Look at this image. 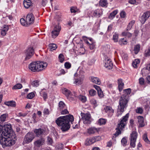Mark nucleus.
<instances>
[{"mask_svg": "<svg viewBox=\"0 0 150 150\" xmlns=\"http://www.w3.org/2000/svg\"><path fill=\"white\" fill-rule=\"evenodd\" d=\"M138 123L140 127H142L145 125L144 117L139 116L137 117Z\"/></svg>", "mask_w": 150, "mask_h": 150, "instance_id": "nucleus-18", "label": "nucleus"}, {"mask_svg": "<svg viewBox=\"0 0 150 150\" xmlns=\"http://www.w3.org/2000/svg\"><path fill=\"white\" fill-rule=\"evenodd\" d=\"M23 5L25 8H28L31 5V2L30 0H24Z\"/></svg>", "mask_w": 150, "mask_h": 150, "instance_id": "nucleus-26", "label": "nucleus"}, {"mask_svg": "<svg viewBox=\"0 0 150 150\" xmlns=\"http://www.w3.org/2000/svg\"><path fill=\"white\" fill-rule=\"evenodd\" d=\"M25 60H28L31 58L34 54V49L33 47H28L25 51Z\"/></svg>", "mask_w": 150, "mask_h": 150, "instance_id": "nucleus-8", "label": "nucleus"}, {"mask_svg": "<svg viewBox=\"0 0 150 150\" xmlns=\"http://www.w3.org/2000/svg\"><path fill=\"white\" fill-rule=\"evenodd\" d=\"M131 90L130 88H128L125 89L123 92V94L122 96H128V98H129V95L131 93Z\"/></svg>", "mask_w": 150, "mask_h": 150, "instance_id": "nucleus-31", "label": "nucleus"}, {"mask_svg": "<svg viewBox=\"0 0 150 150\" xmlns=\"http://www.w3.org/2000/svg\"><path fill=\"white\" fill-rule=\"evenodd\" d=\"M35 96V94L33 92H31L28 94L27 96V98L29 99H31L33 98Z\"/></svg>", "mask_w": 150, "mask_h": 150, "instance_id": "nucleus-51", "label": "nucleus"}, {"mask_svg": "<svg viewBox=\"0 0 150 150\" xmlns=\"http://www.w3.org/2000/svg\"><path fill=\"white\" fill-rule=\"evenodd\" d=\"M58 110H63L64 108H66V105L62 101H60L58 105Z\"/></svg>", "mask_w": 150, "mask_h": 150, "instance_id": "nucleus-25", "label": "nucleus"}, {"mask_svg": "<svg viewBox=\"0 0 150 150\" xmlns=\"http://www.w3.org/2000/svg\"><path fill=\"white\" fill-rule=\"evenodd\" d=\"M136 112L138 113L142 114L143 112L142 108H137L136 110Z\"/></svg>", "mask_w": 150, "mask_h": 150, "instance_id": "nucleus-61", "label": "nucleus"}, {"mask_svg": "<svg viewBox=\"0 0 150 150\" xmlns=\"http://www.w3.org/2000/svg\"><path fill=\"white\" fill-rule=\"evenodd\" d=\"M94 141H95V142H96L99 141L100 140L101 138L99 136H96L92 138Z\"/></svg>", "mask_w": 150, "mask_h": 150, "instance_id": "nucleus-57", "label": "nucleus"}, {"mask_svg": "<svg viewBox=\"0 0 150 150\" xmlns=\"http://www.w3.org/2000/svg\"><path fill=\"white\" fill-rule=\"evenodd\" d=\"M48 50L51 51H52L53 50H55L57 47L56 44L52 43L49 44L48 45Z\"/></svg>", "mask_w": 150, "mask_h": 150, "instance_id": "nucleus-24", "label": "nucleus"}, {"mask_svg": "<svg viewBox=\"0 0 150 150\" xmlns=\"http://www.w3.org/2000/svg\"><path fill=\"white\" fill-rule=\"evenodd\" d=\"M129 100L127 96H121L119 100V105L118 106L117 115H121L127 106V103Z\"/></svg>", "mask_w": 150, "mask_h": 150, "instance_id": "nucleus-3", "label": "nucleus"}, {"mask_svg": "<svg viewBox=\"0 0 150 150\" xmlns=\"http://www.w3.org/2000/svg\"><path fill=\"white\" fill-rule=\"evenodd\" d=\"M139 63L140 60L139 59H134L132 64L133 67L134 68H137Z\"/></svg>", "mask_w": 150, "mask_h": 150, "instance_id": "nucleus-33", "label": "nucleus"}, {"mask_svg": "<svg viewBox=\"0 0 150 150\" xmlns=\"http://www.w3.org/2000/svg\"><path fill=\"white\" fill-rule=\"evenodd\" d=\"M9 29L8 25H4L3 27L1 29V34L2 36H4L6 34L7 32Z\"/></svg>", "mask_w": 150, "mask_h": 150, "instance_id": "nucleus-21", "label": "nucleus"}, {"mask_svg": "<svg viewBox=\"0 0 150 150\" xmlns=\"http://www.w3.org/2000/svg\"><path fill=\"white\" fill-rule=\"evenodd\" d=\"M35 18L32 13H29L27 16L26 21L27 24L29 25L33 24Z\"/></svg>", "mask_w": 150, "mask_h": 150, "instance_id": "nucleus-13", "label": "nucleus"}, {"mask_svg": "<svg viewBox=\"0 0 150 150\" xmlns=\"http://www.w3.org/2000/svg\"><path fill=\"white\" fill-rule=\"evenodd\" d=\"M47 64L43 62H33L30 63L28 66L29 69L32 71H41L46 68Z\"/></svg>", "mask_w": 150, "mask_h": 150, "instance_id": "nucleus-4", "label": "nucleus"}, {"mask_svg": "<svg viewBox=\"0 0 150 150\" xmlns=\"http://www.w3.org/2000/svg\"><path fill=\"white\" fill-rule=\"evenodd\" d=\"M118 12L117 10H116L112 12L110 15L108 16V18L110 19H112L117 14Z\"/></svg>", "mask_w": 150, "mask_h": 150, "instance_id": "nucleus-32", "label": "nucleus"}, {"mask_svg": "<svg viewBox=\"0 0 150 150\" xmlns=\"http://www.w3.org/2000/svg\"><path fill=\"white\" fill-rule=\"evenodd\" d=\"M47 144L49 145H51L52 143L53 140L52 138L48 136L47 137Z\"/></svg>", "mask_w": 150, "mask_h": 150, "instance_id": "nucleus-53", "label": "nucleus"}, {"mask_svg": "<svg viewBox=\"0 0 150 150\" xmlns=\"http://www.w3.org/2000/svg\"><path fill=\"white\" fill-rule=\"evenodd\" d=\"M59 58L60 62L62 63L63 62L64 60V58L63 54H60L59 56Z\"/></svg>", "mask_w": 150, "mask_h": 150, "instance_id": "nucleus-54", "label": "nucleus"}, {"mask_svg": "<svg viewBox=\"0 0 150 150\" xmlns=\"http://www.w3.org/2000/svg\"><path fill=\"white\" fill-rule=\"evenodd\" d=\"M65 67L67 69L70 68L71 66V64L69 62H66L64 64Z\"/></svg>", "mask_w": 150, "mask_h": 150, "instance_id": "nucleus-55", "label": "nucleus"}, {"mask_svg": "<svg viewBox=\"0 0 150 150\" xmlns=\"http://www.w3.org/2000/svg\"><path fill=\"white\" fill-rule=\"evenodd\" d=\"M4 104L8 106L13 107H15L16 105L15 102L13 101L6 102L4 103Z\"/></svg>", "mask_w": 150, "mask_h": 150, "instance_id": "nucleus-30", "label": "nucleus"}, {"mask_svg": "<svg viewBox=\"0 0 150 150\" xmlns=\"http://www.w3.org/2000/svg\"><path fill=\"white\" fill-rule=\"evenodd\" d=\"M43 113L45 115H48L50 113L49 110L47 108H45L44 109Z\"/></svg>", "mask_w": 150, "mask_h": 150, "instance_id": "nucleus-60", "label": "nucleus"}, {"mask_svg": "<svg viewBox=\"0 0 150 150\" xmlns=\"http://www.w3.org/2000/svg\"><path fill=\"white\" fill-rule=\"evenodd\" d=\"M106 122V120L105 119L100 118L98 120V123L100 125H104Z\"/></svg>", "mask_w": 150, "mask_h": 150, "instance_id": "nucleus-47", "label": "nucleus"}, {"mask_svg": "<svg viewBox=\"0 0 150 150\" xmlns=\"http://www.w3.org/2000/svg\"><path fill=\"white\" fill-rule=\"evenodd\" d=\"M139 83L141 85H143L144 84L145 80L142 77L139 78Z\"/></svg>", "mask_w": 150, "mask_h": 150, "instance_id": "nucleus-58", "label": "nucleus"}, {"mask_svg": "<svg viewBox=\"0 0 150 150\" xmlns=\"http://www.w3.org/2000/svg\"><path fill=\"white\" fill-rule=\"evenodd\" d=\"M90 102L91 104L94 105L95 106H96L97 104V102L95 99H91L90 100Z\"/></svg>", "mask_w": 150, "mask_h": 150, "instance_id": "nucleus-63", "label": "nucleus"}, {"mask_svg": "<svg viewBox=\"0 0 150 150\" xmlns=\"http://www.w3.org/2000/svg\"><path fill=\"white\" fill-rule=\"evenodd\" d=\"M8 116V114H4L1 115L0 117L1 120V121L4 122L6 120V117Z\"/></svg>", "mask_w": 150, "mask_h": 150, "instance_id": "nucleus-48", "label": "nucleus"}, {"mask_svg": "<svg viewBox=\"0 0 150 150\" xmlns=\"http://www.w3.org/2000/svg\"><path fill=\"white\" fill-rule=\"evenodd\" d=\"M150 16V12L149 11L145 12L142 16L140 21L141 23H144Z\"/></svg>", "mask_w": 150, "mask_h": 150, "instance_id": "nucleus-15", "label": "nucleus"}, {"mask_svg": "<svg viewBox=\"0 0 150 150\" xmlns=\"http://www.w3.org/2000/svg\"><path fill=\"white\" fill-rule=\"evenodd\" d=\"M81 119L84 124H90L91 122V115L89 113H81Z\"/></svg>", "mask_w": 150, "mask_h": 150, "instance_id": "nucleus-10", "label": "nucleus"}, {"mask_svg": "<svg viewBox=\"0 0 150 150\" xmlns=\"http://www.w3.org/2000/svg\"><path fill=\"white\" fill-rule=\"evenodd\" d=\"M74 120L73 116L70 115L60 116L57 119L56 122L58 126L61 127V129L63 131L65 132L70 128L69 122L72 124Z\"/></svg>", "mask_w": 150, "mask_h": 150, "instance_id": "nucleus-2", "label": "nucleus"}, {"mask_svg": "<svg viewBox=\"0 0 150 150\" xmlns=\"http://www.w3.org/2000/svg\"><path fill=\"white\" fill-rule=\"evenodd\" d=\"M40 84V82L38 80H35L33 81L32 83V85L34 87H37Z\"/></svg>", "mask_w": 150, "mask_h": 150, "instance_id": "nucleus-45", "label": "nucleus"}, {"mask_svg": "<svg viewBox=\"0 0 150 150\" xmlns=\"http://www.w3.org/2000/svg\"><path fill=\"white\" fill-rule=\"evenodd\" d=\"M79 99L83 102H85L86 100V98L85 96L80 95L79 97Z\"/></svg>", "mask_w": 150, "mask_h": 150, "instance_id": "nucleus-49", "label": "nucleus"}, {"mask_svg": "<svg viewBox=\"0 0 150 150\" xmlns=\"http://www.w3.org/2000/svg\"><path fill=\"white\" fill-rule=\"evenodd\" d=\"M102 14V11L101 9H97L93 13V16L96 17H99Z\"/></svg>", "mask_w": 150, "mask_h": 150, "instance_id": "nucleus-19", "label": "nucleus"}, {"mask_svg": "<svg viewBox=\"0 0 150 150\" xmlns=\"http://www.w3.org/2000/svg\"><path fill=\"white\" fill-rule=\"evenodd\" d=\"M137 137V133L135 131H133L130 134V144L131 146L134 147Z\"/></svg>", "mask_w": 150, "mask_h": 150, "instance_id": "nucleus-11", "label": "nucleus"}, {"mask_svg": "<svg viewBox=\"0 0 150 150\" xmlns=\"http://www.w3.org/2000/svg\"><path fill=\"white\" fill-rule=\"evenodd\" d=\"M91 81L93 83L98 84H100L101 83L100 80L97 77H91Z\"/></svg>", "mask_w": 150, "mask_h": 150, "instance_id": "nucleus-27", "label": "nucleus"}, {"mask_svg": "<svg viewBox=\"0 0 150 150\" xmlns=\"http://www.w3.org/2000/svg\"><path fill=\"white\" fill-rule=\"evenodd\" d=\"M22 87V84L20 83H18L12 87L13 89H21Z\"/></svg>", "mask_w": 150, "mask_h": 150, "instance_id": "nucleus-40", "label": "nucleus"}, {"mask_svg": "<svg viewBox=\"0 0 150 150\" xmlns=\"http://www.w3.org/2000/svg\"><path fill=\"white\" fill-rule=\"evenodd\" d=\"M20 22L21 24L25 26H28V25L26 23V20H25L24 19L22 18L20 20Z\"/></svg>", "mask_w": 150, "mask_h": 150, "instance_id": "nucleus-52", "label": "nucleus"}, {"mask_svg": "<svg viewBox=\"0 0 150 150\" xmlns=\"http://www.w3.org/2000/svg\"><path fill=\"white\" fill-rule=\"evenodd\" d=\"M122 144L125 146L127 145V141L126 138L124 137L122 138L121 141Z\"/></svg>", "mask_w": 150, "mask_h": 150, "instance_id": "nucleus-43", "label": "nucleus"}, {"mask_svg": "<svg viewBox=\"0 0 150 150\" xmlns=\"http://www.w3.org/2000/svg\"><path fill=\"white\" fill-rule=\"evenodd\" d=\"M89 93L90 95L91 96H95L96 93V91L93 89L90 90L89 91Z\"/></svg>", "mask_w": 150, "mask_h": 150, "instance_id": "nucleus-50", "label": "nucleus"}, {"mask_svg": "<svg viewBox=\"0 0 150 150\" xmlns=\"http://www.w3.org/2000/svg\"><path fill=\"white\" fill-rule=\"evenodd\" d=\"M140 49V45L139 44L136 45L134 47V50L135 54H137L139 52Z\"/></svg>", "mask_w": 150, "mask_h": 150, "instance_id": "nucleus-37", "label": "nucleus"}, {"mask_svg": "<svg viewBox=\"0 0 150 150\" xmlns=\"http://www.w3.org/2000/svg\"><path fill=\"white\" fill-rule=\"evenodd\" d=\"M98 95L101 98L103 97V95L102 91L101 89L100 90L97 91Z\"/></svg>", "mask_w": 150, "mask_h": 150, "instance_id": "nucleus-62", "label": "nucleus"}, {"mask_svg": "<svg viewBox=\"0 0 150 150\" xmlns=\"http://www.w3.org/2000/svg\"><path fill=\"white\" fill-rule=\"evenodd\" d=\"M118 84L119 90L120 91H121L123 89L124 85L122 79H119L118 80Z\"/></svg>", "mask_w": 150, "mask_h": 150, "instance_id": "nucleus-23", "label": "nucleus"}, {"mask_svg": "<svg viewBox=\"0 0 150 150\" xmlns=\"http://www.w3.org/2000/svg\"><path fill=\"white\" fill-rule=\"evenodd\" d=\"M143 138L144 141L147 144H149L150 143V142L147 138V135L146 133H145L143 134Z\"/></svg>", "mask_w": 150, "mask_h": 150, "instance_id": "nucleus-41", "label": "nucleus"}, {"mask_svg": "<svg viewBox=\"0 0 150 150\" xmlns=\"http://www.w3.org/2000/svg\"><path fill=\"white\" fill-rule=\"evenodd\" d=\"M61 110L62 111H61V114L62 115L66 114L69 112L66 109V108H64L63 110Z\"/></svg>", "mask_w": 150, "mask_h": 150, "instance_id": "nucleus-59", "label": "nucleus"}, {"mask_svg": "<svg viewBox=\"0 0 150 150\" xmlns=\"http://www.w3.org/2000/svg\"><path fill=\"white\" fill-rule=\"evenodd\" d=\"M62 92L65 95L68 99L70 101L74 100L75 98L77 96L75 92L74 91L73 92L74 95H73L69 90L66 88L62 90Z\"/></svg>", "mask_w": 150, "mask_h": 150, "instance_id": "nucleus-6", "label": "nucleus"}, {"mask_svg": "<svg viewBox=\"0 0 150 150\" xmlns=\"http://www.w3.org/2000/svg\"><path fill=\"white\" fill-rule=\"evenodd\" d=\"M119 43L120 45H125L127 44V40L125 38H121L119 41Z\"/></svg>", "mask_w": 150, "mask_h": 150, "instance_id": "nucleus-36", "label": "nucleus"}, {"mask_svg": "<svg viewBox=\"0 0 150 150\" xmlns=\"http://www.w3.org/2000/svg\"><path fill=\"white\" fill-rule=\"evenodd\" d=\"M118 35L117 33H115L113 36V39L114 42H117L118 41Z\"/></svg>", "mask_w": 150, "mask_h": 150, "instance_id": "nucleus-42", "label": "nucleus"}, {"mask_svg": "<svg viewBox=\"0 0 150 150\" xmlns=\"http://www.w3.org/2000/svg\"><path fill=\"white\" fill-rule=\"evenodd\" d=\"M129 116V114L127 113L120 119V122L118 124L116 128V131L114 134L115 137L121 134V130H122L125 127L128 118Z\"/></svg>", "mask_w": 150, "mask_h": 150, "instance_id": "nucleus-5", "label": "nucleus"}, {"mask_svg": "<svg viewBox=\"0 0 150 150\" xmlns=\"http://www.w3.org/2000/svg\"><path fill=\"white\" fill-rule=\"evenodd\" d=\"M120 17L122 18H124L126 16V13L124 11H122L120 13Z\"/></svg>", "mask_w": 150, "mask_h": 150, "instance_id": "nucleus-64", "label": "nucleus"}, {"mask_svg": "<svg viewBox=\"0 0 150 150\" xmlns=\"http://www.w3.org/2000/svg\"><path fill=\"white\" fill-rule=\"evenodd\" d=\"M34 133L37 137H39L43 135L45 133V130L42 128L36 129L34 131Z\"/></svg>", "mask_w": 150, "mask_h": 150, "instance_id": "nucleus-17", "label": "nucleus"}, {"mask_svg": "<svg viewBox=\"0 0 150 150\" xmlns=\"http://www.w3.org/2000/svg\"><path fill=\"white\" fill-rule=\"evenodd\" d=\"M61 29V26L59 24L55 26L54 30L52 32V36L53 38H55L58 35Z\"/></svg>", "mask_w": 150, "mask_h": 150, "instance_id": "nucleus-12", "label": "nucleus"}, {"mask_svg": "<svg viewBox=\"0 0 150 150\" xmlns=\"http://www.w3.org/2000/svg\"><path fill=\"white\" fill-rule=\"evenodd\" d=\"M95 142V141L92 138H87L86 139L85 142V144L86 145H89L92 144Z\"/></svg>", "mask_w": 150, "mask_h": 150, "instance_id": "nucleus-29", "label": "nucleus"}, {"mask_svg": "<svg viewBox=\"0 0 150 150\" xmlns=\"http://www.w3.org/2000/svg\"><path fill=\"white\" fill-rule=\"evenodd\" d=\"M122 35L123 36H126L128 38H130L132 36V33L128 32H124L122 33Z\"/></svg>", "mask_w": 150, "mask_h": 150, "instance_id": "nucleus-38", "label": "nucleus"}, {"mask_svg": "<svg viewBox=\"0 0 150 150\" xmlns=\"http://www.w3.org/2000/svg\"><path fill=\"white\" fill-rule=\"evenodd\" d=\"M57 75L58 76H60L62 74H64L65 73V72L64 70L61 69L59 70H58L56 71Z\"/></svg>", "mask_w": 150, "mask_h": 150, "instance_id": "nucleus-39", "label": "nucleus"}, {"mask_svg": "<svg viewBox=\"0 0 150 150\" xmlns=\"http://www.w3.org/2000/svg\"><path fill=\"white\" fill-rule=\"evenodd\" d=\"M120 52L121 56L122 59L126 60H127L128 57L127 54L122 51H120Z\"/></svg>", "mask_w": 150, "mask_h": 150, "instance_id": "nucleus-34", "label": "nucleus"}, {"mask_svg": "<svg viewBox=\"0 0 150 150\" xmlns=\"http://www.w3.org/2000/svg\"><path fill=\"white\" fill-rule=\"evenodd\" d=\"M99 4L101 6L105 7L107 6L108 3L106 0H100Z\"/></svg>", "mask_w": 150, "mask_h": 150, "instance_id": "nucleus-35", "label": "nucleus"}, {"mask_svg": "<svg viewBox=\"0 0 150 150\" xmlns=\"http://www.w3.org/2000/svg\"><path fill=\"white\" fill-rule=\"evenodd\" d=\"M82 38L91 50L95 48V42L92 38H88L85 36H83Z\"/></svg>", "mask_w": 150, "mask_h": 150, "instance_id": "nucleus-7", "label": "nucleus"}, {"mask_svg": "<svg viewBox=\"0 0 150 150\" xmlns=\"http://www.w3.org/2000/svg\"><path fill=\"white\" fill-rule=\"evenodd\" d=\"M105 67L108 69H110L112 68V63L110 59H105L104 60Z\"/></svg>", "mask_w": 150, "mask_h": 150, "instance_id": "nucleus-16", "label": "nucleus"}, {"mask_svg": "<svg viewBox=\"0 0 150 150\" xmlns=\"http://www.w3.org/2000/svg\"><path fill=\"white\" fill-rule=\"evenodd\" d=\"M104 109L105 112L109 114L110 116H112L114 112V110L110 106H106Z\"/></svg>", "mask_w": 150, "mask_h": 150, "instance_id": "nucleus-20", "label": "nucleus"}, {"mask_svg": "<svg viewBox=\"0 0 150 150\" xmlns=\"http://www.w3.org/2000/svg\"><path fill=\"white\" fill-rule=\"evenodd\" d=\"M83 78V77H82V78L80 79H76L75 81L74 82V83L76 85L81 84L82 83Z\"/></svg>", "mask_w": 150, "mask_h": 150, "instance_id": "nucleus-44", "label": "nucleus"}, {"mask_svg": "<svg viewBox=\"0 0 150 150\" xmlns=\"http://www.w3.org/2000/svg\"><path fill=\"white\" fill-rule=\"evenodd\" d=\"M135 23V21L134 20L132 21L129 22L127 25L126 29V30L128 31L131 30Z\"/></svg>", "mask_w": 150, "mask_h": 150, "instance_id": "nucleus-28", "label": "nucleus"}, {"mask_svg": "<svg viewBox=\"0 0 150 150\" xmlns=\"http://www.w3.org/2000/svg\"><path fill=\"white\" fill-rule=\"evenodd\" d=\"M27 114L25 113H23L21 112H20L17 114V115L18 117H24L26 116Z\"/></svg>", "mask_w": 150, "mask_h": 150, "instance_id": "nucleus-56", "label": "nucleus"}, {"mask_svg": "<svg viewBox=\"0 0 150 150\" xmlns=\"http://www.w3.org/2000/svg\"><path fill=\"white\" fill-rule=\"evenodd\" d=\"M70 10L71 13H75L76 12H79V10L77 8L75 7H73L71 8Z\"/></svg>", "mask_w": 150, "mask_h": 150, "instance_id": "nucleus-46", "label": "nucleus"}, {"mask_svg": "<svg viewBox=\"0 0 150 150\" xmlns=\"http://www.w3.org/2000/svg\"><path fill=\"white\" fill-rule=\"evenodd\" d=\"M45 141V138L42 137L37 140L34 143L35 146L37 148L40 147L42 145H44Z\"/></svg>", "mask_w": 150, "mask_h": 150, "instance_id": "nucleus-14", "label": "nucleus"}, {"mask_svg": "<svg viewBox=\"0 0 150 150\" xmlns=\"http://www.w3.org/2000/svg\"><path fill=\"white\" fill-rule=\"evenodd\" d=\"M98 130V129L94 127H91L88 129L87 132L89 134H92L97 132Z\"/></svg>", "mask_w": 150, "mask_h": 150, "instance_id": "nucleus-22", "label": "nucleus"}, {"mask_svg": "<svg viewBox=\"0 0 150 150\" xmlns=\"http://www.w3.org/2000/svg\"><path fill=\"white\" fill-rule=\"evenodd\" d=\"M11 129L10 125H6L3 126L0 125V143L4 148L11 146L15 143V140L9 137Z\"/></svg>", "mask_w": 150, "mask_h": 150, "instance_id": "nucleus-1", "label": "nucleus"}, {"mask_svg": "<svg viewBox=\"0 0 150 150\" xmlns=\"http://www.w3.org/2000/svg\"><path fill=\"white\" fill-rule=\"evenodd\" d=\"M34 138V136L33 133H28L25 136L23 143V144H27L31 142Z\"/></svg>", "mask_w": 150, "mask_h": 150, "instance_id": "nucleus-9", "label": "nucleus"}]
</instances>
